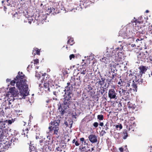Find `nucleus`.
<instances>
[{
	"mask_svg": "<svg viewBox=\"0 0 152 152\" xmlns=\"http://www.w3.org/2000/svg\"><path fill=\"white\" fill-rule=\"evenodd\" d=\"M18 73V75L16 77L15 80L16 81V86L20 90V92L17 95L19 99H25L26 96L28 95V85L26 83V77L22 72Z\"/></svg>",
	"mask_w": 152,
	"mask_h": 152,
	"instance_id": "nucleus-1",
	"label": "nucleus"
},
{
	"mask_svg": "<svg viewBox=\"0 0 152 152\" xmlns=\"http://www.w3.org/2000/svg\"><path fill=\"white\" fill-rule=\"evenodd\" d=\"M119 34L123 39L128 40V42L129 43L133 42L134 40V33L131 31H128L126 28L121 29L119 31Z\"/></svg>",
	"mask_w": 152,
	"mask_h": 152,
	"instance_id": "nucleus-2",
	"label": "nucleus"
},
{
	"mask_svg": "<svg viewBox=\"0 0 152 152\" xmlns=\"http://www.w3.org/2000/svg\"><path fill=\"white\" fill-rule=\"evenodd\" d=\"M60 120L58 119L55 120L53 121H51L49 124V126L48 129L49 130V132L53 133V134L58 135L59 132V125Z\"/></svg>",
	"mask_w": 152,
	"mask_h": 152,
	"instance_id": "nucleus-3",
	"label": "nucleus"
},
{
	"mask_svg": "<svg viewBox=\"0 0 152 152\" xmlns=\"http://www.w3.org/2000/svg\"><path fill=\"white\" fill-rule=\"evenodd\" d=\"M119 92L122 98L125 100H127L128 99L129 97V93L127 90H124L120 88Z\"/></svg>",
	"mask_w": 152,
	"mask_h": 152,
	"instance_id": "nucleus-4",
	"label": "nucleus"
},
{
	"mask_svg": "<svg viewBox=\"0 0 152 152\" xmlns=\"http://www.w3.org/2000/svg\"><path fill=\"white\" fill-rule=\"evenodd\" d=\"M148 53L147 52H146L145 53L141 52L137 54V57L139 60L145 62L148 58Z\"/></svg>",
	"mask_w": 152,
	"mask_h": 152,
	"instance_id": "nucleus-5",
	"label": "nucleus"
},
{
	"mask_svg": "<svg viewBox=\"0 0 152 152\" xmlns=\"http://www.w3.org/2000/svg\"><path fill=\"white\" fill-rule=\"evenodd\" d=\"M117 91L115 89H110L109 90L108 93L109 97L110 99H116L118 97L117 96Z\"/></svg>",
	"mask_w": 152,
	"mask_h": 152,
	"instance_id": "nucleus-6",
	"label": "nucleus"
},
{
	"mask_svg": "<svg viewBox=\"0 0 152 152\" xmlns=\"http://www.w3.org/2000/svg\"><path fill=\"white\" fill-rule=\"evenodd\" d=\"M140 70L139 74L138 75V77L141 78L142 76V74H145L148 69V66H146L142 65L140 66L138 68Z\"/></svg>",
	"mask_w": 152,
	"mask_h": 152,
	"instance_id": "nucleus-7",
	"label": "nucleus"
},
{
	"mask_svg": "<svg viewBox=\"0 0 152 152\" xmlns=\"http://www.w3.org/2000/svg\"><path fill=\"white\" fill-rule=\"evenodd\" d=\"M58 110H59V112L60 113L61 115V116L63 115L66 112V110L67 109V108H66L64 107H63L62 105H61V104L59 102L58 104Z\"/></svg>",
	"mask_w": 152,
	"mask_h": 152,
	"instance_id": "nucleus-8",
	"label": "nucleus"
},
{
	"mask_svg": "<svg viewBox=\"0 0 152 152\" xmlns=\"http://www.w3.org/2000/svg\"><path fill=\"white\" fill-rule=\"evenodd\" d=\"M12 144V142L9 141H6L5 142H3V143H0V148H3L4 149H7L11 146Z\"/></svg>",
	"mask_w": 152,
	"mask_h": 152,
	"instance_id": "nucleus-9",
	"label": "nucleus"
},
{
	"mask_svg": "<svg viewBox=\"0 0 152 152\" xmlns=\"http://www.w3.org/2000/svg\"><path fill=\"white\" fill-rule=\"evenodd\" d=\"M8 130H4L0 129V142L2 141L3 139L7 136L8 134Z\"/></svg>",
	"mask_w": 152,
	"mask_h": 152,
	"instance_id": "nucleus-10",
	"label": "nucleus"
},
{
	"mask_svg": "<svg viewBox=\"0 0 152 152\" xmlns=\"http://www.w3.org/2000/svg\"><path fill=\"white\" fill-rule=\"evenodd\" d=\"M88 138L90 141L92 143H95L97 141V137L95 134H90Z\"/></svg>",
	"mask_w": 152,
	"mask_h": 152,
	"instance_id": "nucleus-11",
	"label": "nucleus"
},
{
	"mask_svg": "<svg viewBox=\"0 0 152 152\" xmlns=\"http://www.w3.org/2000/svg\"><path fill=\"white\" fill-rule=\"evenodd\" d=\"M72 81H74V83L72 84L75 86H80L81 82V81L77 78H74L73 79L71 80H70V82L72 83Z\"/></svg>",
	"mask_w": 152,
	"mask_h": 152,
	"instance_id": "nucleus-12",
	"label": "nucleus"
},
{
	"mask_svg": "<svg viewBox=\"0 0 152 152\" xmlns=\"http://www.w3.org/2000/svg\"><path fill=\"white\" fill-rule=\"evenodd\" d=\"M35 20L37 21L39 24L40 23L43 24L44 23L42 20L41 15H40L39 13H37V14H36L35 15Z\"/></svg>",
	"mask_w": 152,
	"mask_h": 152,
	"instance_id": "nucleus-13",
	"label": "nucleus"
},
{
	"mask_svg": "<svg viewBox=\"0 0 152 152\" xmlns=\"http://www.w3.org/2000/svg\"><path fill=\"white\" fill-rule=\"evenodd\" d=\"M71 99H65V98H64V101L63 103L61 104V105L63 106V107H65L66 108H68L69 107V105H70L71 103Z\"/></svg>",
	"mask_w": 152,
	"mask_h": 152,
	"instance_id": "nucleus-14",
	"label": "nucleus"
},
{
	"mask_svg": "<svg viewBox=\"0 0 152 152\" xmlns=\"http://www.w3.org/2000/svg\"><path fill=\"white\" fill-rule=\"evenodd\" d=\"M136 82L138 84L141 85V86H143L146 85L147 83L145 81H143V79L140 78V79L137 80L136 79L135 80Z\"/></svg>",
	"mask_w": 152,
	"mask_h": 152,
	"instance_id": "nucleus-15",
	"label": "nucleus"
},
{
	"mask_svg": "<svg viewBox=\"0 0 152 152\" xmlns=\"http://www.w3.org/2000/svg\"><path fill=\"white\" fill-rule=\"evenodd\" d=\"M65 94L64 95V98L65 99H72V96L73 95L72 91H65Z\"/></svg>",
	"mask_w": 152,
	"mask_h": 152,
	"instance_id": "nucleus-16",
	"label": "nucleus"
},
{
	"mask_svg": "<svg viewBox=\"0 0 152 152\" xmlns=\"http://www.w3.org/2000/svg\"><path fill=\"white\" fill-rule=\"evenodd\" d=\"M3 119L2 120L1 122H2V123H1V124L0 126V129H2L4 130H8V127L7 124H6V122H5V121H3Z\"/></svg>",
	"mask_w": 152,
	"mask_h": 152,
	"instance_id": "nucleus-17",
	"label": "nucleus"
},
{
	"mask_svg": "<svg viewBox=\"0 0 152 152\" xmlns=\"http://www.w3.org/2000/svg\"><path fill=\"white\" fill-rule=\"evenodd\" d=\"M121 48L118 47L115 48L114 50H113L112 52V54H114V55L113 54V56L115 55L116 56V55H118V54L121 51L122 49L123 48V46H121Z\"/></svg>",
	"mask_w": 152,
	"mask_h": 152,
	"instance_id": "nucleus-18",
	"label": "nucleus"
},
{
	"mask_svg": "<svg viewBox=\"0 0 152 152\" xmlns=\"http://www.w3.org/2000/svg\"><path fill=\"white\" fill-rule=\"evenodd\" d=\"M67 86L65 88V89L64 91H72L73 84H71L70 82H68L67 83Z\"/></svg>",
	"mask_w": 152,
	"mask_h": 152,
	"instance_id": "nucleus-19",
	"label": "nucleus"
},
{
	"mask_svg": "<svg viewBox=\"0 0 152 152\" xmlns=\"http://www.w3.org/2000/svg\"><path fill=\"white\" fill-rule=\"evenodd\" d=\"M43 89L45 91H50V87L49 86V83L47 82L44 83V84Z\"/></svg>",
	"mask_w": 152,
	"mask_h": 152,
	"instance_id": "nucleus-20",
	"label": "nucleus"
},
{
	"mask_svg": "<svg viewBox=\"0 0 152 152\" xmlns=\"http://www.w3.org/2000/svg\"><path fill=\"white\" fill-rule=\"evenodd\" d=\"M79 71L80 72L78 73V75L80 74L84 75L87 72L86 68L83 67V66H82V68H80V70Z\"/></svg>",
	"mask_w": 152,
	"mask_h": 152,
	"instance_id": "nucleus-21",
	"label": "nucleus"
},
{
	"mask_svg": "<svg viewBox=\"0 0 152 152\" xmlns=\"http://www.w3.org/2000/svg\"><path fill=\"white\" fill-rule=\"evenodd\" d=\"M10 142H11L12 143H13V145H15L19 143V140L18 138L13 137L11 139Z\"/></svg>",
	"mask_w": 152,
	"mask_h": 152,
	"instance_id": "nucleus-22",
	"label": "nucleus"
},
{
	"mask_svg": "<svg viewBox=\"0 0 152 152\" xmlns=\"http://www.w3.org/2000/svg\"><path fill=\"white\" fill-rule=\"evenodd\" d=\"M113 56L112 55H109L108 56V58H106L105 57H104L102 58V59H100V60L102 62H104L105 64H107V61L110 59V57H111Z\"/></svg>",
	"mask_w": 152,
	"mask_h": 152,
	"instance_id": "nucleus-23",
	"label": "nucleus"
},
{
	"mask_svg": "<svg viewBox=\"0 0 152 152\" xmlns=\"http://www.w3.org/2000/svg\"><path fill=\"white\" fill-rule=\"evenodd\" d=\"M40 131L39 129H37L35 130V137L37 140L40 139Z\"/></svg>",
	"mask_w": 152,
	"mask_h": 152,
	"instance_id": "nucleus-24",
	"label": "nucleus"
},
{
	"mask_svg": "<svg viewBox=\"0 0 152 152\" xmlns=\"http://www.w3.org/2000/svg\"><path fill=\"white\" fill-rule=\"evenodd\" d=\"M48 83H49V86L50 88H55V83L52 80H49L48 81Z\"/></svg>",
	"mask_w": 152,
	"mask_h": 152,
	"instance_id": "nucleus-25",
	"label": "nucleus"
},
{
	"mask_svg": "<svg viewBox=\"0 0 152 152\" xmlns=\"http://www.w3.org/2000/svg\"><path fill=\"white\" fill-rule=\"evenodd\" d=\"M28 131V129L27 128H25V129H23V132L22 133V134L24 135V137H27Z\"/></svg>",
	"mask_w": 152,
	"mask_h": 152,
	"instance_id": "nucleus-26",
	"label": "nucleus"
},
{
	"mask_svg": "<svg viewBox=\"0 0 152 152\" xmlns=\"http://www.w3.org/2000/svg\"><path fill=\"white\" fill-rule=\"evenodd\" d=\"M137 84H138V83H136L134 81V80H133L132 81V87L133 88V90L134 91H135L136 92L137 91Z\"/></svg>",
	"mask_w": 152,
	"mask_h": 152,
	"instance_id": "nucleus-27",
	"label": "nucleus"
},
{
	"mask_svg": "<svg viewBox=\"0 0 152 152\" xmlns=\"http://www.w3.org/2000/svg\"><path fill=\"white\" fill-rule=\"evenodd\" d=\"M4 113L2 108L0 107V122L2 121L3 120L2 117H4Z\"/></svg>",
	"mask_w": 152,
	"mask_h": 152,
	"instance_id": "nucleus-28",
	"label": "nucleus"
},
{
	"mask_svg": "<svg viewBox=\"0 0 152 152\" xmlns=\"http://www.w3.org/2000/svg\"><path fill=\"white\" fill-rule=\"evenodd\" d=\"M47 137V139L45 140V138H44V146H48L50 144V138H48Z\"/></svg>",
	"mask_w": 152,
	"mask_h": 152,
	"instance_id": "nucleus-29",
	"label": "nucleus"
},
{
	"mask_svg": "<svg viewBox=\"0 0 152 152\" xmlns=\"http://www.w3.org/2000/svg\"><path fill=\"white\" fill-rule=\"evenodd\" d=\"M15 121V119L12 118L11 119H7L5 120V122L8 123V125H10L13 123Z\"/></svg>",
	"mask_w": 152,
	"mask_h": 152,
	"instance_id": "nucleus-30",
	"label": "nucleus"
},
{
	"mask_svg": "<svg viewBox=\"0 0 152 152\" xmlns=\"http://www.w3.org/2000/svg\"><path fill=\"white\" fill-rule=\"evenodd\" d=\"M128 105L129 108L132 109V110L135 109L136 107V106L134 104H133L130 102H128Z\"/></svg>",
	"mask_w": 152,
	"mask_h": 152,
	"instance_id": "nucleus-31",
	"label": "nucleus"
},
{
	"mask_svg": "<svg viewBox=\"0 0 152 152\" xmlns=\"http://www.w3.org/2000/svg\"><path fill=\"white\" fill-rule=\"evenodd\" d=\"M33 52H35V53H34L33 54L34 56L36 54L39 55H40V50L37 48H34L33 50Z\"/></svg>",
	"mask_w": 152,
	"mask_h": 152,
	"instance_id": "nucleus-32",
	"label": "nucleus"
},
{
	"mask_svg": "<svg viewBox=\"0 0 152 152\" xmlns=\"http://www.w3.org/2000/svg\"><path fill=\"white\" fill-rule=\"evenodd\" d=\"M15 89V88L14 87H11L9 89V92L12 94L14 95L16 92Z\"/></svg>",
	"mask_w": 152,
	"mask_h": 152,
	"instance_id": "nucleus-33",
	"label": "nucleus"
},
{
	"mask_svg": "<svg viewBox=\"0 0 152 152\" xmlns=\"http://www.w3.org/2000/svg\"><path fill=\"white\" fill-rule=\"evenodd\" d=\"M105 91V90L104 87H100V89L98 91L99 93V95L100 94H101V95H103Z\"/></svg>",
	"mask_w": 152,
	"mask_h": 152,
	"instance_id": "nucleus-34",
	"label": "nucleus"
},
{
	"mask_svg": "<svg viewBox=\"0 0 152 152\" xmlns=\"http://www.w3.org/2000/svg\"><path fill=\"white\" fill-rule=\"evenodd\" d=\"M101 80L98 81L97 83H98L99 84L101 85V86L103 85L104 83V81L105 80V79L101 77Z\"/></svg>",
	"mask_w": 152,
	"mask_h": 152,
	"instance_id": "nucleus-35",
	"label": "nucleus"
},
{
	"mask_svg": "<svg viewBox=\"0 0 152 152\" xmlns=\"http://www.w3.org/2000/svg\"><path fill=\"white\" fill-rule=\"evenodd\" d=\"M67 43L70 45H72L74 43V41L73 38H70L67 41Z\"/></svg>",
	"mask_w": 152,
	"mask_h": 152,
	"instance_id": "nucleus-36",
	"label": "nucleus"
},
{
	"mask_svg": "<svg viewBox=\"0 0 152 152\" xmlns=\"http://www.w3.org/2000/svg\"><path fill=\"white\" fill-rule=\"evenodd\" d=\"M123 133L124 134L123 139H126L128 136V133H127V131H124L123 132Z\"/></svg>",
	"mask_w": 152,
	"mask_h": 152,
	"instance_id": "nucleus-37",
	"label": "nucleus"
},
{
	"mask_svg": "<svg viewBox=\"0 0 152 152\" xmlns=\"http://www.w3.org/2000/svg\"><path fill=\"white\" fill-rule=\"evenodd\" d=\"M117 65L121 68H123V67L125 68L126 66L125 64H124V62H120L119 63L117 64Z\"/></svg>",
	"mask_w": 152,
	"mask_h": 152,
	"instance_id": "nucleus-38",
	"label": "nucleus"
},
{
	"mask_svg": "<svg viewBox=\"0 0 152 152\" xmlns=\"http://www.w3.org/2000/svg\"><path fill=\"white\" fill-rule=\"evenodd\" d=\"M117 74L116 73L113 74L112 75V76L111 77V79L108 80V82L109 83H110L112 80L114 79L115 77L117 76Z\"/></svg>",
	"mask_w": 152,
	"mask_h": 152,
	"instance_id": "nucleus-39",
	"label": "nucleus"
},
{
	"mask_svg": "<svg viewBox=\"0 0 152 152\" xmlns=\"http://www.w3.org/2000/svg\"><path fill=\"white\" fill-rule=\"evenodd\" d=\"M97 118L99 120H102L104 119L103 115H97Z\"/></svg>",
	"mask_w": 152,
	"mask_h": 152,
	"instance_id": "nucleus-40",
	"label": "nucleus"
},
{
	"mask_svg": "<svg viewBox=\"0 0 152 152\" xmlns=\"http://www.w3.org/2000/svg\"><path fill=\"white\" fill-rule=\"evenodd\" d=\"M41 16L42 17V20H43V21H45V20H46L47 18V15H46V14H42Z\"/></svg>",
	"mask_w": 152,
	"mask_h": 152,
	"instance_id": "nucleus-41",
	"label": "nucleus"
},
{
	"mask_svg": "<svg viewBox=\"0 0 152 152\" xmlns=\"http://www.w3.org/2000/svg\"><path fill=\"white\" fill-rule=\"evenodd\" d=\"M146 34L149 35H152V29L149 28L148 30L146 31Z\"/></svg>",
	"mask_w": 152,
	"mask_h": 152,
	"instance_id": "nucleus-42",
	"label": "nucleus"
},
{
	"mask_svg": "<svg viewBox=\"0 0 152 152\" xmlns=\"http://www.w3.org/2000/svg\"><path fill=\"white\" fill-rule=\"evenodd\" d=\"M109 123L108 122H107L105 125L104 126V129L105 130H107L109 129Z\"/></svg>",
	"mask_w": 152,
	"mask_h": 152,
	"instance_id": "nucleus-43",
	"label": "nucleus"
},
{
	"mask_svg": "<svg viewBox=\"0 0 152 152\" xmlns=\"http://www.w3.org/2000/svg\"><path fill=\"white\" fill-rule=\"evenodd\" d=\"M14 79V80H12L10 81V84L12 86H14L15 83H16V81Z\"/></svg>",
	"mask_w": 152,
	"mask_h": 152,
	"instance_id": "nucleus-44",
	"label": "nucleus"
},
{
	"mask_svg": "<svg viewBox=\"0 0 152 152\" xmlns=\"http://www.w3.org/2000/svg\"><path fill=\"white\" fill-rule=\"evenodd\" d=\"M39 144L43 146V147L44 146V139L43 140H40L39 141Z\"/></svg>",
	"mask_w": 152,
	"mask_h": 152,
	"instance_id": "nucleus-45",
	"label": "nucleus"
},
{
	"mask_svg": "<svg viewBox=\"0 0 152 152\" xmlns=\"http://www.w3.org/2000/svg\"><path fill=\"white\" fill-rule=\"evenodd\" d=\"M33 61L34 64H37L39 63V60L38 59H34Z\"/></svg>",
	"mask_w": 152,
	"mask_h": 152,
	"instance_id": "nucleus-46",
	"label": "nucleus"
},
{
	"mask_svg": "<svg viewBox=\"0 0 152 152\" xmlns=\"http://www.w3.org/2000/svg\"><path fill=\"white\" fill-rule=\"evenodd\" d=\"M115 127L116 128H119L120 129H121L122 128V126L121 124H120L119 125H117L115 126Z\"/></svg>",
	"mask_w": 152,
	"mask_h": 152,
	"instance_id": "nucleus-47",
	"label": "nucleus"
},
{
	"mask_svg": "<svg viewBox=\"0 0 152 152\" xmlns=\"http://www.w3.org/2000/svg\"><path fill=\"white\" fill-rule=\"evenodd\" d=\"M28 22L29 23L31 24V21H33V19L32 18H30L29 19H28Z\"/></svg>",
	"mask_w": 152,
	"mask_h": 152,
	"instance_id": "nucleus-48",
	"label": "nucleus"
},
{
	"mask_svg": "<svg viewBox=\"0 0 152 152\" xmlns=\"http://www.w3.org/2000/svg\"><path fill=\"white\" fill-rule=\"evenodd\" d=\"M94 147L91 148V149H88L87 151V152H92L94 150Z\"/></svg>",
	"mask_w": 152,
	"mask_h": 152,
	"instance_id": "nucleus-49",
	"label": "nucleus"
},
{
	"mask_svg": "<svg viewBox=\"0 0 152 152\" xmlns=\"http://www.w3.org/2000/svg\"><path fill=\"white\" fill-rule=\"evenodd\" d=\"M69 57L70 59L71 60L72 58H74L75 57V56L74 54H72L69 56Z\"/></svg>",
	"mask_w": 152,
	"mask_h": 152,
	"instance_id": "nucleus-50",
	"label": "nucleus"
},
{
	"mask_svg": "<svg viewBox=\"0 0 152 152\" xmlns=\"http://www.w3.org/2000/svg\"><path fill=\"white\" fill-rule=\"evenodd\" d=\"M124 82V81H122L121 79H120V80L118 82V85H120L121 86V84H123V83Z\"/></svg>",
	"mask_w": 152,
	"mask_h": 152,
	"instance_id": "nucleus-51",
	"label": "nucleus"
},
{
	"mask_svg": "<svg viewBox=\"0 0 152 152\" xmlns=\"http://www.w3.org/2000/svg\"><path fill=\"white\" fill-rule=\"evenodd\" d=\"M101 133L100 135L102 136H103L106 133V132L104 130H102L101 131Z\"/></svg>",
	"mask_w": 152,
	"mask_h": 152,
	"instance_id": "nucleus-52",
	"label": "nucleus"
},
{
	"mask_svg": "<svg viewBox=\"0 0 152 152\" xmlns=\"http://www.w3.org/2000/svg\"><path fill=\"white\" fill-rule=\"evenodd\" d=\"M83 75H84L82 74H80V75L78 76V78L79 79L81 80H80L82 79Z\"/></svg>",
	"mask_w": 152,
	"mask_h": 152,
	"instance_id": "nucleus-53",
	"label": "nucleus"
},
{
	"mask_svg": "<svg viewBox=\"0 0 152 152\" xmlns=\"http://www.w3.org/2000/svg\"><path fill=\"white\" fill-rule=\"evenodd\" d=\"M98 125V123L97 122H94L93 124V126L95 127H97Z\"/></svg>",
	"mask_w": 152,
	"mask_h": 152,
	"instance_id": "nucleus-54",
	"label": "nucleus"
},
{
	"mask_svg": "<svg viewBox=\"0 0 152 152\" xmlns=\"http://www.w3.org/2000/svg\"><path fill=\"white\" fill-rule=\"evenodd\" d=\"M56 150L57 151H59L60 152L62 151V149H60L59 147H57L56 148Z\"/></svg>",
	"mask_w": 152,
	"mask_h": 152,
	"instance_id": "nucleus-55",
	"label": "nucleus"
},
{
	"mask_svg": "<svg viewBox=\"0 0 152 152\" xmlns=\"http://www.w3.org/2000/svg\"><path fill=\"white\" fill-rule=\"evenodd\" d=\"M73 123V121L72 120L70 121L69 123V124L70 125V128L72 127Z\"/></svg>",
	"mask_w": 152,
	"mask_h": 152,
	"instance_id": "nucleus-56",
	"label": "nucleus"
},
{
	"mask_svg": "<svg viewBox=\"0 0 152 152\" xmlns=\"http://www.w3.org/2000/svg\"><path fill=\"white\" fill-rule=\"evenodd\" d=\"M119 150L121 152H123L124 151L123 148L122 147H120L119 148Z\"/></svg>",
	"mask_w": 152,
	"mask_h": 152,
	"instance_id": "nucleus-57",
	"label": "nucleus"
},
{
	"mask_svg": "<svg viewBox=\"0 0 152 152\" xmlns=\"http://www.w3.org/2000/svg\"><path fill=\"white\" fill-rule=\"evenodd\" d=\"M75 144L76 146H78L79 145V144L77 141H76L75 142Z\"/></svg>",
	"mask_w": 152,
	"mask_h": 152,
	"instance_id": "nucleus-58",
	"label": "nucleus"
},
{
	"mask_svg": "<svg viewBox=\"0 0 152 152\" xmlns=\"http://www.w3.org/2000/svg\"><path fill=\"white\" fill-rule=\"evenodd\" d=\"M80 140L81 142H82L83 143V142L84 141V138L83 137L81 138L80 139Z\"/></svg>",
	"mask_w": 152,
	"mask_h": 152,
	"instance_id": "nucleus-59",
	"label": "nucleus"
},
{
	"mask_svg": "<svg viewBox=\"0 0 152 152\" xmlns=\"http://www.w3.org/2000/svg\"><path fill=\"white\" fill-rule=\"evenodd\" d=\"M110 67L112 68V66H113V67H114L115 66H114V65H112V64H109V65Z\"/></svg>",
	"mask_w": 152,
	"mask_h": 152,
	"instance_id": "nucleus-60",
	"label": "nucleus"
},
{
	"mask_svg": "<svg viewBox=\"0 0 152 152\" xmlns=\"http://www.w3.org/2000/svg\"><path fill=\"white\" fill-rule=\"evenodd\" d=\"M11 81V80L9 79H6V82H9Z\"/></svg>",
	"mask_w": 152,
	"mask_h": 152,
	"instance_id": "nucleus-61",
	"label": "nucleus"
},
{
	"mask_svg": "<svg viewBox=\"0 0 152 152\" xmlns=\"http://www.w3.org/2000/svg\"><path fill=\"white\" fill-rule=\"evenodd\" d=\"M103 122H101L100 123L99 125L101 126H103Z\"/></svg>",
	"mask_w": 152,
	"mask_h": 152,
	"instance_id": "nucleus-62",
	"label": "nucleus"
},
{
	"mask_svg": "<svg viewBox=\"0 0 152 152\" xmlns=\"http://www.w3.org/2000/svg\"><path fill=\"white\" fill-rule=\"evenodd\" d=\"M139 41H140V38H139L138 39H137L136 40V41L137 42H138Z\"/></svg>",
	"mask_w": 152,
	"mask_h": 152,
	"instance_id": "nucleus-63",
	"label": "nucleus"
},
{
	"mask_svg": "<svg viewBox=\"0 0 152 152\" xmlns=\"http://www.w3.org/2000/svg\"><path fill=\"white\" fill-rule=\"evenodd\" d=\"M75 142H76V139H74L72 141V143H74Z\"/></svg>",
	"mask_w": 152,
	"mask_h": 152,
	"instance_id": "nucleus-64",
	"label": "nucleus"
}]
</instances>
